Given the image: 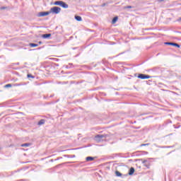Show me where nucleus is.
Returning a JSON list of instances; mask_svg holds the SVG:
<instances>
[{"instance_id":"obj_1","label":"nucleus","mask_w":181,"mask_h":181,"mask_svg":"<svg viewBox=\"0 0 181 181\" xmlns=\"http://www.w3.org/2000/svg\"><path fill=\"white\" fill-rule=\"evenodd\" d=\"M107 136L108 134H98L95 136V141H96V142H101L102 141H104V139Z\"/></svg>"},{"instance_id":"obj_2","label":"nucleus","mask_w":181,"mask_h":181,"mask_svg":"<svg viewBox=\"0 0 181 181\" xmlns=\"http://www.w3.org/2000/svg\"><path fill=\"white\" fill-rule=\"evenodd\" d=\"M62 11V8L59 6H54L50 8V13H54L55 15H57L58 13H60V11Z\"/></svg>"},{"instance_id":"obj_3","label":"nucleus","mask_w":181,"mask_h":181,"mask_svg":"<svg viewBox=\"0 0 181 181\" xmlns=\"http://www.w3.org/2000/svg\"><path fill=\"white\" fill-rule=\"evenodd\" d=\"M138 78H140L141 80H145L146 78H152L151 76L146 75L145 74H139Z\"/></svg>"},{"instance_id":"obj_4","label":"nucleus","mask_w":181,"mask_h":181,"mask_svg":"<svg viewBox=\"0 0 181 181\" xmlns=\"http://www.w3.org/2000/svg\"><path fill=\"white\" fill-rule=\"evenodd\" d=\"M165 45H169L170 46H175V47H180V45L176 42H165Z\"/></svg>"},{"instance_id":"obj_5","label":"nucleus","mask_w":181,"mask_h":181,"mask_svg":"<svg viewBox=\"0 0 181 181\" xmlns=\"http://www.w3.org/2000/svg\"><path fill=\"white\" fill-rule=\"evenodd\" d=\"M47 15H50V11H43L38 13V16H47Z\"/></svg>"},{"instance_id":"obj_6","label":"nucleus","mask_w":181,"mask_h":181,"mask_svg":"<svg viewBox=\"0 0 181 181\" xmlns=\"http://www.w3.org/2000/svg\"><path fill=\"white\" fill-rule=\"evenodd\" d=\"M134 173H135V168H134V167H132L129 170V173L128 175L129 176H132V175H134Z\"/></svg>"},{"instance_id":"obj_7","label":"nucleus","mask_w":181,"mask_h":181,"mask_svg":"<svg viewBox=\"0 0 181 181\" xmlns=\"http://www.w3.org/2000/svg\"><path fill=\"white\" fill-rule=\"evenodd\" d=\"M60 6H62V8H64V9H67V8H69V4H66V2L64 1H62Z\"/></svg>"},{"instance_id":"obj_8","label":"nucleus","mask_w":181,"mask_h":181,"mask_svg":"<svg viewBox=\"0 0 181 181\" xmlns=\"http://www.w3.org/2000/svg\"><path fill=\"white\" fill-rule=\"evenodd\" d=\"M45 122H46V120L45 119H42L38 122L37 125H39L40 127V125H45Z\"/></svg>"},{"instance_id":"obj_9","label":"nucleus","mask_w":181,"mask_h":181,"mask_svg":"<svg viewBox=\"0 0 181 181\" xmlns=\"http://www.w3.org/2000/svg\"><path fill=\"white\" fill-rule=\"evenodd\" d=\"M50 36H52V34L50 33H47V34H44L42 35V37L43 39H49V37H50Z\"/></svg>"},{"instance_id":"obj_10","label":"nucleus","mask_w":181,"mask_h":181,"mask_svg":"<svg viewBox=\"0 0 181 181\" xmlns=\"http://www.w3.org/2000/svg\"><path fill=\"white\" fill-rule=\"evenodd\" d=\"M75 19L78 22H81V21H83V18L80 16H75Z\"/></svg>"},{"instance_id":"obj_11","label":"nucleus","mask_w":181,"mask_h":181,"mask_svg":"<svg viewBox=\"0 0 181 181\" xmlns=\"http://www.w3.org/2000/svg\"><path fill=\"white\" fill-rule=\"evenodd\" d=\"M62 1H54V5H57V6H61Z\"/></svg>"},{"instance_id":"obj_12","label":"nucleus","mask_w":181,"mask_h":181,"mask_svg":"<svg viewBox=\"0 0 181 181\" xmlns=\"http://www.w3.org/2000/svg\"><path fill=\"white\" fill-rule=\"evenodd\" d=\"M87 162H91L92 160H94V158L91 156L86 157Z\"/></svg>"},{"instance_id":"obj_13","label":"nucleus","mask_w":181,"mask_h":181,"mask_svg":"<svg viewBox=\"0 0 181 181\" xmlns=\"http://www.w3.org/2000/svg\"><path fill=\"white\" fill-rule=\"evenodd\" d=\"M117 21H118V16H115V18H113V19L112 20V23H117Z\"/></svg>"},{"instance_id":"obj_14","label":"nucleus","mask_w":181,"mask_h":181,"mask_svg":"<svg viewBox=\"0 0 181 181\" xmlns=\"http://www.w3.org/2000/svg\"><path fill=\"white\" fill-rule=\"evenodd\" d=\"M115 175L117 176V177L122 176V173H121L119 171H115Z\"/></svg>"},{"instance_id":"obj_15","label":"nucleus","mask_w":181,"mask_h":181,"mask_svg":"<svg viewBox=\"0 0 181 181\" xmlns=\"http://www.w3.org/2000/svg\"><path fill=\"white\" fill-rule=\"evenodd\" d=\"M30 47H37V46H39V45L35 44V43H30Z\"/></svg>"},{"instance_id":"obj_16","label":"nucleus","mask_w":181,"mask_h":181,"mask_svg":"<svg viewBox=\"0 0 181 181\" xmlns=\"http://www.w3.org/2000/svg\"><path fill=\"white\" fill-rule=\"evenodd\" d=\"M28 78H35V76L30 74L27 75Z\"/></svg>"},{"instance_id":"obj_17","label":"nucleus","mask_w":181,"mask_h":181,"mask_svg":"<svg viewBox=\"0 0 181 181\" xmlns=\"http://www.w3.org/2000/svg\"><path fill=\"white\" fill-rule=\"evenodd\" d=\"M144 166L146 168H147V169H149L151 168V164H149V163H146V164H144Z\"/></svg>"},{"instance_id":"obj_18","label":"nucleus","mask_w":181,"mask_h":181,"mask_svg":"<svg viewBox=\"0 0 181 181\" xmlns=\"http://www.w3.org/2000/svg\"><path fill=\"white\" fill-rule=\"evenodd\" d=\"M30 146V144H28V143H25V144H23L21 145V146L23 147H25V146Z\"/></svg>"},{"instance_id":"obj_19","label":"nucleus","mask_w":181,"mask_h":181,"mask_svg":"<svg viewBox=\"0 0 181 181\" xmlns=\"http://www.w3.org/2000/svg\"><path fill=\"white\" fill-rule=\"evenodd\" d=\"M5 87H6V88H9V87H12V84H11V83L6 84V85L5 86Z\"/></svg>"},{"instance_id":"obj_20","label":"nucleus","mask_w":181,"mask_h":181,"mask_svg":"<svg viewBox=\"0 0 181 181\" xmlns=\"http://www.w3.org/2000/svg\"><path fill=\"white\" fill-rule=\"evenodd\" d=\"M132 8V6H127L124 7V9H131Z\"/></svg>"},{"instance_id":"obj_21","label":"nucleus","mask_w":181,"mask_h":181,"mask_svg":"<svg viewBox=\"0 0 181 181\" xmlns=\"http://www.w3.org/2000/svg\"><path fill=\"white\" fill-rule=\"evenodd\" d=\"M149 144H141V146H148Z\"/></svg>"},{"instance_id":"obj_22","label":"nucleus","mask_w":181,"mask_h":181,"mask_svg":"<svg viewBox=\"0 0 181 181\" xmlns=\"http://www.w3.org/2000/svg\"><path fill=\"white\" fill-rule=\"evenodd\" d=\"M177 22H179V23H181V17L177 19Z\"/></svg>"},{"instance_id":"obj_23","label":"nucleus","mask_w":181,"mask_h":181,"mask_svg":"<svg viewBox=\"0 0 181 181\" xmlns=\"http://www.w3.org/2000/svg\"><path fill=\"white\" fill-rule=\"evenodd\" d=\"M146 162H148V160H143L142 163H143L144 165H146Z\"/></svg>"},{"instance_id":"obj_24","label":"nucleus","mask_w":181,"mask_h":181,"mask_svg":"<svg viewBox=\"0 0 181 181\" xmlns=\"http://www.w3.org/2000/svg\"><path fill=\"white\" fill-rule=\"evenodd\" d=\"M1 11H4V9H6V7L2 6V7H1Z\"/></svg>"},{"instance_id":"obj_25","label":"nucleus","mask_w":181,"mask_h":181,"mask_svg":"<svg viewBox=\"0 0 181 181\" xmlns=\"http://www.w3.org/2000/svg\"><path fill=\"white\" fill-rule=\"evenodd\" d=\"M107 4L105 3V4H103L102 5H101V6H102V8H104V6H105Z\"/></svg>"},{"instance_id":"obj_26","label":"nucleus","mask_w":181,"mask_h":181,"mask_svg":"<svg viewBox=\"0 0 181 181\" xmlns=\"http://www.w3.org/2000/svg\"><path fill=\"white\" fill-rule=\"evenodd\" d=\"M165 0H158V2H163Z\"/></svg>"},{"instance_id":"obj_27","label":"nucleus","mask_w":181,"mask_h":181,"mask_svg":"<svg viewBox=\"0 0 181 181\" xmlns=\"http://www.w3.org/2000/svg\"><path fill=\"white\" fill-rule=\"evenodd\" d=\"M38 43H39V45H42V42L41 41H40Z\"/></svg>"}]
</instances>
